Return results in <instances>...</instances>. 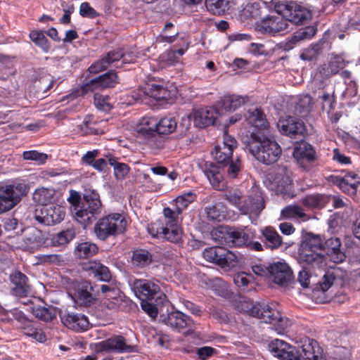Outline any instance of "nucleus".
I'll return each mask as SVG.
<instances>
[{
    "label": "nucleus",
    "instance_id": "1",
    "mask_svg": "<svg viewBox=\"0 0 360 360\" xmlns=\"http://www.w3.org/2000/svg\"><path fill=\"white\" fill-rule=\"evenodd\" d=\"M250 136H246V147L260 162L270 165L276 162L282 154L281 146L274 139L265 137L260 133L249 131Z\"/></svg>",
    "mask_w": 360,
    "mask_h": 360
},
{
    "label": "nucleus",
    "instance_id": "2",
    "mask_svg": "<svg viewBox=\"0 0 360 360\" xmlns=\"http://www.w3.org/2000/svg\"><path fill=\"white\" fill-rule=\"evenodd\" d=\"M314 340L307 336L301 340L302 352L286 342L275 339L269 344V349L281 360H315Z\"/></svg>",
    "mask_w": 360,
    "mask_h": 360
},
{
    "label": "nucleus",
    "instance_id": "3",
    "mask_svg": "<svg viewBox=\"0 0 360 360\" xmlns=\"http://www.w3.org/2000/svg\"><path fill=\"white\" fill-rule=\"evenodd\" d=\"M101 212L102 202L98 193L91 187H85L80 208L75 213L77 221L86 227L92 224Z\"/></svg>",
    "mask_w": 360,
    "mask_h": 360
},
{
    "label": "nucleus",
    "instance_id": "4",
    "mask_svg": "<svg viewBox=\"0 0 360 360\" xmlns=\"http://www.w3.org/2000/svg\"><path fill=\"white\" fill-rule=\"evenodd\" d=\"M127 224L125 217L121 214L110 213L98 219L94 227V233L98 239L106 241L122 234Z\"/></svg>",
    "mask_w": 360,
    "mask_h": 360
},
{
    "label": "nucleus",
    "instance_id": "5",
    "mask_svg": "<svg viewBox=\"0 0 360 360\" xmlns=\"http://www.w3.org/2000/svg\"><path fill=\"white\" fill-rule=\"evenodd\" d=\"M27 193V188L22 183H0V214L15 207Z\"/></svg>",
    "mask_w": 360,
    "mask_h": 360
},
{
    "label": "nucleus",
    "instance_id": "6",
    "mask_svg": "<svg viewBox=\"0 0 360 360\" xmlns=\"http://www.w3.org/2000/svg\"><path fill=\"white\" fill-rule=\"evenodd\" d=\"M202 256L207 261L214 263L221 268H231L238 263V255L220 246H214L205 248Z\"/></svg>",
    "mask_w": 360,
    "mask_h": 360
},
{
    "label": "nucleus",
    "instance_id": "7",
    "mask_svg": "<svg viewBox=\"0 0 360 360\" xmlns=\"http://www.w3.org/2000/svg\"><path fill=\"white\" fill-rule=\"evenodd\" d=\"M297 262L304 268H314L315 263V234L302 231L297 250Z\"/></svg>",
    "mask_w": 360,
    "mask_h": 360
},
{
    "label": "nucleus",
    "instance_id": "8",
    "mask_svg": "<svg viewBox=\"0 0 360 360\" xmlns=\"http://www.w3.org/2000/svg\"><path fill=\"white\" fill-rule=\"evenodd\" d=\"M316 248L325 253L329 257V259L334 263H341L346 259L339 238L326 239L320 235H316Z\"/></svg>",
    "mask_w": 360,
    "mask_h": 360
},
{
    "label": "nucleus",
    "instance_id": "9",
    "mask_svg": "<svg viewBox=\"0 0 360 360\" xmlns=\"http://www.w3.org/2000/svg\"><path fill=\"white\" fill-rule=\"evenodd\" d=\"M265 207L264 193L260 188L252 187L247 198L243 199L240 212L242 214L259 216Z\"/></svg>",
    "mask_w": 360,
    "mask_h": 360
},
{
    "label": "nucleus",
    "instance_id": "10",
    "mask_svg": "<svg viewBox=\"0 0 360 360\" xmlns=\"http://www.w3.org/2000/svg\"><path fill=\"white\" fill-rule=\"evenodd\" d=\"M65 216V209L58 205H49L36 209L34 219L39 224L52 226L60 223Z\"/></svg>",
    "mask_w": 360,
    "mask_h": 360
},
{
    "label": "nucleus",
    "instance_id": "11",
    "mask_svg": "<svg viewBox=\"0 0 360 360\" xmlns=\"http://www.w3.org/2000/svg\"><path fill=\"white\" fill-rule=\"evenodd\" d=\"M249 314L266 323L275 324L281 320L280 312L274 307L264 302L250 303L248 305Z\"/></svg>",
    "mask_w": 360,
    "mask_h": 360
},
{
    "label": "nucleus",
    "instance_id": "12",
    "mask_svg": "<svg viewBox=\"0 0 360 360\" xmlns=\"http://www.w3.org/2000/svg\"><path fill=\"white\" fill-rule=\"evenodd\" d=\"M134 290L140 301L156 299L161 302L166 297L158 285L145 279L136 280L134 283Z\"/></svg>",
    "mask_w": 360,
    "mask_h": 360
},
{
    "label": "nucleus",
    "instance_id": "13",
    "mask_svg": "<svg viewBox=\"0 0 360 360\" xmlns=\"http://www.w3.org/2000/svg\"><path fill=\"white\" fill-rule=\"evenodd\" d=\"M166 314H162L160 321L172 329L185 333L184 330L192 325V319L180 311H169V308L165 309Z\"/></svg>",
    "mask_w": 360,
    "mask_h": 360
},
{
    "label": "nucleus",
    "instance_id": "14",
    "mask_svg": "<svg viewBox=\"0 0 360 360\" xmlns=\"http://www.w3.org/2000/svg\"><path fill=\"white\" fill-rule=\"evenodd\" d=\"M277 128L282 135L297 139L299 136H303L306 131L303 122L292 116L281 117L277 122Z\"/></svg>",
    "mask_w": 360,
    "mask_h": 360
},
{
    "label": "nucleus",
    "instance_id": "15",
    "mask_svg": "<svg viewBox=\"0 0 360 360\" xmlns=\"http://www.w3.org/2000/svg\"><path fill=\"white\" fill-rule=\"evenodd\" d=\"M270 278L277 285L286 287L294 280L291 268L285 262H275L269 264Z\"/></svg>",
    "mask_w": 360,
    "mask_h": 360
},
{
    "label": "nucleus",
    "instance_id": "16",
    "mask_svg": "<svg viewBox=\"0 0 360 360\" xmlns=\"http://www.w3.org/2000/svg\"><path fill=\"white\" fill-rule=\"evenodd\" d=\"M59 316L63 324L74 331L82 332L89 328V320L82 314L75 313L67 309H60Z\"/></svg>",
    "mask_w": 360,
    "mask_h": 360
},
{
    "label": "nucleus",
    "instance_id": "17",
    "mask_svg": "<svg viewBox=\"0 0 360 360\" xmlns=\"http://www.w3.org/2000/svg\"><path fill=\"white\" fill-rule=\"evenodd\" d=\"M340 270L333 269L328 271L319 281V288L316 287V303H326L329 300V296L326 292L333 285H341V281L338 278Z\"/></svg>",
    "mask_w": 360,
    "mask_h": 360
},
{
    "label": "nucleus",
    "instance_id": "18",
    "mask_svg": "<svg viewBox=\"0 0 360 360\" xmlns=\"http://www.w3.org/2000/svg\"><path fill=\"white\" fill-rule=\"evenodd\" d=\"M75 289L73 299L78 305L90 307L96 300L93 295V287L90 282L86 281H73L72 283Z\"/></svg>",
    "mask_w": 360,
    "mask_h": 360
},
{
    "label": "nucleus",
    "instance_id": "19",
    "mask_svg": "<svg viewBox=\"0 0 360 360\" xmlns=\"http://www.w3.org/2000/svg\"><path fill=\"white\" fill-rule=\"evenodd\" d=\"M287 20L280 15H268L257 25V29L262 34L275 35L288 28Z\"/></svg>",
    "mask_w": 360,
    "mask_h": 360
},
{
    "label": "nucleus",
    "instance_id": "20",
    "mask_svg": "<svg viewBox=\"0 0 360 360\" xmlns=\"http://www.w3.org/2000/svg\"><path fill=\"white\" fill-rule=\"evenodd\" d=\"M117 82L116 72L110 70L83 84L82 89L85 92L93 91L96 89L114 87Z\"/></svg>",
    "mask_w": 360,
    "mask_h": 360
},
{
    "label": "nucleus",
    "instance_id": "21",
    "mask_svg": "<svg viewBox=\"0 0 360 360\" xmlns=\"http://www.w3.org/2000/svg\"><path fill=\"white\" fill-rule=\"evenodd\" d=\"M200 167L214 189L224 191L226 188V183L218 165L212 162L206 161Z\"/></svg>",
    "mask_w": 360,
    "mask_h": 360
},
{
    "label": "nucleus",
    "instance_id": "22",
    "mask_svg": "<svg viewBox=\"0 0 360 360\" xmlns=\"http://www.w3.org/2000/svg\"><path fill=\"white\" fill-rule=\"evenodd\" d=\"M247 122L248 124L250 125L252 128L251 131H255L257 134L260 133L264 135V131L268 130L269 124L266 120V115L260 108H255L252 110H249L248 112ZM250 131L243 137L244 141L246 140V136H250Z\"/></svg>",
    "mask_w": 360,
    "mask_h": 360
},
{
    "label": "nucleus",
    "instance_id": "23",
    "mask_svg": "<svg viewBox=\"0 0 360 360\" xmlns=\"http://www.w3.org/2000/svg\"><path fill=\"white\" fill-rule=\"evenodd\" d=\"M328 180L349 195H354L356 187L360 184V176L353 172H348L342 177L330 175Z\"/></svg>",
    "mask_w": 360,
    "mask_h": 360
},
{
    "label": "nucleus",
    "instance_id": "24",
    "mask_svg": "<svg viewBox=\"0 0 360 360\" xmlns=\"http://www.w3.org/2000/svg\"><path fill=\"white\" fill-rule=\"evenodd\" d=\"M124 57V52L121 49L110 51L105 56L94 63L88 68L90 73H98L106 70L108 66L122 60Z\"/></svg>",
    "mask_w": 360,
    "mask_h": 360
},
{
    "label": "nucleus",
    "instance_id": "25",
    "mask_svg": "<svg viewBox=\"0 0 360 360\" xmlns=\"http://www.w3.org/2000/svg\"><path fill=\"white\" fill-rule=\"evenodd\" d=\"M218 110L212 106L196 110L193 112L194 124L199 128L213 125L218 117Z\"/></svg>",
    "mask_w": 360,
    "mask_h": 360
},
{
    "label": "nucleus",
    "instance_id": "26",
    "mask_svg": "<svg viewBox=\"0 0 360 360\" xmlns=\"http://www.w3.org/2000/svg\"><path fill=\"white\" fill-rule=\"evenodd\" d=\"M97 349L102 352L115 351L118 352H130L132 347L126 343L125 338L122 335H114L97 345Z\"/></svg>",
    "mask_w": 360,
    "mask_h": 360
},
{
    "label": "nucleus",
    "instance_id": "27",
    "mask_svg": "<svg viewBox=\"0 0 360 360\" xmlns=\"http://www.w3.org/2000/svg\"><path fill=\"white\" fill-rule=\"evenodd\" d=\"M10 281L13 285V294L16 297H25L31 292L27 276L20 271L10 275Z\"/></svg>",
    "mask_w": 360,
    "mask_h": 360
},
{
    "label": "nucleus",
    "instance_id": "28",
    "mask_svg": "<svg viewBox=\"0 0 360 360\" xmlns=\"http://www.w3.org/2000/svg\"><path fill=\"white\" fill-rule=\"evenodd\" d=\"M347 63V62L345 60L342 55L333 53L328 63L320 67L319 74L323 78H329L343 69Z\"/></svg>",
    "mask_w": 360,
    "mask_h": 360
},
{
    "label": "nucleus",
    "instance_id": "29",
    "mask_svg": "<svg viewBox=\"0 0 360 360\" xmlns=\"http://www.w3.org/2000/svg\"><path fill=\"white\" fill-rule=\"evenodd\" d=\"M224 243L230 247H242L249 240V235L243 229L229 227L224 236Z\"/></svg>",
    "mask_w": 360,
    "mask_h": 360
},
{
    "label": "nucleus",
    "instance_id": "30",
    "mask_svg": "<svg viewBox=\"0 0 360 360\" xmlns=\"http://www.w3.org/2000/svg\"><path fill=\"white\" fill-rule=\"evenodd\" d=\"M293 156L301 167L307 169L309 168L308 165L315 160V150L311 145L304 143L294 150Z\"/></svg>",
    "mask_w": 360,
    "mask_h": 360
},
{
    "label": "nucleus",
    "instance_id": "31",
    "mask_svg": "<svg viewBox=\"0 0 360 360\" xmlns=\"http://www.w3.org/2000/svg\"><path fill=\"white\" fill-rule=\"evenodd\" d=\"M103 300L102 306L112 311H129L136 307L135 303L130 300H123L121 297L107 295Z\"/></svg>",
    "mask_w": 360,
    "mask_h": 360
},
{
    "label": "nucleus",
    "instance_id": "32",
    "mask_svg": "<svg viewBox=\"0 0 360 360\" xmlns=\"http://www.w3.org/2000/svg\"><path fill=\"white\" fill-rule=\"evenodd\" d=\"M141 307L151 318H155L158 314H160V316L162 314H164L166 307H170V302L167 299V297H165V300L161 302L159 300H156V299L141 300Z\"/></svg>",
    "mask_w": 360,
    "mask_h": 360
},
{
    "label": "nucleus",
    "instance_id": "33",
    "mask_svg": "<svg viewBox=\"0 0 360 360\" xmlns=\"http://www.w3.org/2000/svg\"><path fill=\"white\" fill-rule=\"evenodd\" d=\"M284 169L281 173H277L275 175L269 174V179L272 181V189L283 195L289 194L292 188V183L290 178L283 174Z\"/></svg>",
    "mask_w": 360,
    "mask_h": 360
},
{
    "label": "nucleus",
    "instance_id": "34",
    "mask_svg": "<svg viewBox=\"0 0 360 360\" xmlns=\"http://www.w3.org/2000/svg\"><path fill=\"white\" fill-rule=\"evenodd\" d=\"M84 269L89 271L90 275H92L99 281L107 282L111 279V274L109 269L96 260L89 261L86 263Z\"/></svg>",
    "mask_w": 360,
    "mask_h": 360
},
{
    "label": "nucleus",
    "instance_id": "35",
    "mask_svg": "<svg viewBox=\"0 0 360 360\" xmlns=\"http://www.w3.org/2000/svg\"><path fill=\"white\" fill-rule=\"evenodd\" d=\"M293 103L295 114L305 117L312 109L313 98L308 94H301L295 98Z\"/></svg>",
    "mask_w": 360,
    "mask_h": 360
},
{
    "label": "nucleus",
    "instance_id": "36",
    "mask_svg": "<svg viewBox=\"0 0 360 360\" xmlns=\"http://www.w3.org/2000/svg\"><path fill=\"white\" fill-rule=\"evenodd\" d=\"M20 328L25 336L30 337L38 342L44 343L47 340L45 333L38 327V324L34 321L30 320Z\"/></svg>",
    "mask_w": 360,
    "mask_h": 360
},
{
    "label": "nucleus",
    "instance_id": "37",
    "mask_svg": "<svg viewBox=\"0 0 360 360\" xmlns=\"http://www.w3.org/2000/svg\"><path fill=\"white\" fill-rule=\"evenodd\" d=\"M158 119L154 117L142 118L137 131L146 139L154 137L158 134Z\"/></svg>",
    "mask_w": 360,
    "mask_h": 360
},
{
    "label": "nucleus",
    "instance_id": "38",
    "mask_svg": "<svg viewBox=\"0 0 360 360\" xmlns=\"http://www.w3.org/2000/svg\"><path fill=\"white\" fill-rule=\"evenodd\" d=\"M262 233L264 238V245L266 248L275 250L282 245V237L274 228L271 226L265 227L262 231Z\"/></svg>",
    "mask_w": 360,
    "mask_h": 360
},
{
    "label": "nucleus",
    "instance_id": "39",
    "mask_svg": "<svg viewBox=\"0 0 360 360\" xmlns=\"http://www.w3.org/2000/svg\"><path fill=\"white\" fill-rule=\"evenodd\" d=\"M262 15L261 6L258 1H250L247 3L239 11V16L241 20H251L257 19Z\"/></svg>",
    "mask_w": 360,
    "mask_h": 360
},
{
    "label": "nucleus",
    "instance_id": "40",
    "mask_svg": "<svg viewBox=\"0 0 360 360\" xmlns=\"http://www.w3.org/2000/svg\"><path fill=\"white\" fill-rule=\"evenodd\" d=\"M208 220L220 222L226 219V207L222 202H216L205 209Z\"/></svg>",
    "mask_w": 360,
    "mask_h": 360
},
{
    "label": "nucleus",
    "instance_id": "41",
    "mask_svg": "<svg viewBox=\"0 0 360 360\" xmlns=\"http://www.w3.org/2000/svg\"><path fill=\"white\" fill-rule=\"evenodd\" d=\"M309 12L302 6L293 2L292 9L287 15V22H291L296 25L303 24L309 18Z\"/></svg>",
    "mask_w": 360,
    "mask_h": 360
},
{
    "label": "nucleus",
    "instance_id": "42",
    "mask_svg": "<svg viewBox=\"0 0 360 360\" xmlns=\"http://www.w3.org/2000/svg\"><path fill=\"white\" fill-rule=\"evenodd\" d=\"M146 89L148 98H153L157 101H168L172 98L171 91L163 85L156 84H148Z\"/></svg>",
    "mask_w": 360,
    "mask_h": 360
},
{
    "label": "nucleus",
    "instance_id": "43",
    "mask_svg": "<svg viewBox=\"0 0 360 360\" xmlns=\"http://www.w3.org/2000/svg\"><path fill=\"white\" fill-rule=\"evenodd\" d=\"M246 102L245 97L236 95H225L220 101L219 105L226 111H234Z\"/></svg>",
    "mask_w": 360,
    "mask_h": 360
},
{
    "label": "nucleus",
    "instance_id": "44",
    "mask_svg": "<svg viewBox=\"0 0 360 360\" xmlns=\"http://www.w3.org/2000/svg\"><path fill=\"white\" fill-rule=\"evenodd\" d=\"M281 217L283 219H296L307 221L309 219L303 209L297 205H290L281 211Z\"/></svg>",
    "mask_w": 360,
    "mask_h": 360
},
{
    "label": "nucleus",
    "instance_id": "45",
    "mask_svg": "<svg viewBox=\"0 0 360 360\" xmlns=\"http://www.w3.org/2000/svg\"><path fill=\"white\" fill-rule=\"evenodd\" d=\"M207 9L213 14H221L231 8V4H237L234 0H205Z\"/></svg>",
    "mask_w": 360,
    "mask_h": 360
},
{
    "label": "nucleus",
    "instance_id": "46",
    "mask_svg": "<svg viewBox=\"0 0 360 360\" xmlns=\"http://www.w3.org/2000/svg\"><path fill=\"white\" fill-rule=\"evenodd\" d=\"M29 37L34 44L40 48L44 53H48L51 49V43L45 36V32L41 30H32Z\"/></svg>",
    "mask_w": 360,
    "mask_h": 360
},
{
    "label": "nucleus",
    "instance_id": "47",
    "mask_svg": "<svg viewBox=\"0 0 360 360\" xmlns=\"http://www.w3.org/2000/svg\"><path fill=\"white\" fill-rule=\"evenodd\" d=\"M55 191L52 188H37L33 193V200L43 207L49 206L54 200Z\"/></svg>",
    "mask_w": 360,
    "mask_h": 360
},
{
    "label": "nucleus",
    "instance_id": "48",
    "mask_svg": "<svg viewBox=\"0 0 360 360\" xmlns=\"http://www.w3.org/2000/svg\"><path fill=\"white\" fill-rule=\"evenodd\" d=\"M76 236V230L73 226L61 231L54 235L51 239L53 246H65L72 240Z\"/></svg>",
    "mask_w": 360,
    "mask_h": 360
},
{
    "label": "nucleus",
    "instance_id": "49",
    "mask_svg": "<svg viewBox=\"0 0 360 360\" xmlns=\"http://www.w3.org/2000/svg\"><path fill=\"white\" fill-rule=\"evenodd\" d=\"M224 191L221 198L240 211L243 204V192L237 188H225Z\"/></svg>",
    "mask_w": 360,
    "mask_h": 360
},
{
    "label": "nucleus",
    "instance_id": "50",
    "mask_svg": "<svg viewBox=\"0 0 360 360\" xmlns=\"http://www.w3.org/2000/svg\"><path fill=\"white\" fill-rule=\"evenodd\" d=\"M98 250V246L91 242H83L77 245L75 252L79 258H87L95 255Z\"/></svg>",
    "mask_w": 360,
    "mask_h": 360
},
{
    "label": "nucleus",
    "instance_id": "51",
    "mask_svg": "<svg viewBox=\"0 0 360 360\" xmlns=\"http://www.w3.org/2000/svg\"><path fill=\"white\" fill-rule=\"evenodd\" d=\"M177 127L176 119L173 117H165L158 120V134H170L173 133Z\"/></svg>",
    "mask_w": 360,
    "mask_h": 360
},
{
    "label": "nucleus",
    "instance_id": "52",
    "mask_svg": "<svg viewBox=\"0 0 360 360\" xmlns=\"http://www.w3.org/2000/svg\"><path fill=\"white\" fill-rule=\"evenodd\" d=\"M152 262V255L146 250L140 249L133 252L132 262L139 267H143Z\"/></svg>",
    "mask_w": 360,
    "mask_h": 360
},
{
    "label": "nucleus",
    "instance_id": "53",
    "mask_svg": "<svg viewBox=\"0 0 360 360\" xmlns=\"http://www.w3.org/2000/svg\"><path fill=\"white\" fill-rule=\"evenodd\" d=\"M97 124L92 115L86 116L82 123L79 125V130L83 135L98 134L100 130L96 127Z\"/></svg>",
    "mask_w": 360,
    "mask_h": 360
},
{
    "label": "nucleus",
    "instance_id": "54",
    "mask_svg": "<svg viewBox=\"0 0 360 360\" xmlns=\"http://www.w3.org/2000/svg\"><path fill=\"white\" fill-rule=\"evenodd\" d=\"M166 228L167 231L164 233L163 238L173 243H182L183 231L179 226H166Z\"/></svg>",
    "mask_w": 360,
    "mask_h": 360
},
{
    "label": "nucleus",
    "instance_id": "55",
    "mask_svg": "<svg viewBox=\"0 0 360 360\" xmlns=\"http://www.w3.org/2000/svg\"><path fill=\"white\" fill-rule=\"evenodd\" d=\"M108 164L114 168V174L117 179H123L129 172L130 167L127 164L119 162L117 158L110 157Z\"/></svg>",
    "mask_w": 360,
    "mask_h": 360
},
{
    "label": "nucleus",
    "instance_id": "56",
    "mask_svg": "<svg viewBox=\"0 0 360 360\" xmlns=\"http://www.w3.org/2000/svg\"><path fill=\"white\" fill-rule=\"evenodd\" d=\"M195 199L196 194L191 191L179 195L175 200L177 213L181 214L183 210H185L189 204L195 201Z\"/></svg>",
    "mask_w": 360,
    "mask_h": 360
},
{
    "label": "nucleus",
    "instance_id": "57",
    "mask_svg": "<svg viewBox=\"0 0 360 360\" xmlns=\"http://www.w3.org/2000/svg\"><path fill=\"white\" fill-rule=\"evenodd\" d=\"M213 155L218 163L226 165L232 158L233 151L229 148L218 145L214 147Z\"/></svg>",
    "mask_w": 360,
    "mask_h": 360
},
{
    "label": "nucleus",
    "instance_id": "58",
    "mask_svg": "<svg viewBox=\"0 0 360 360\" xmlns=\"http://www.w3.org/2000/svg\"><path fill=\"white\" fill-rule=\"evenodd\" d=\"M147 229L149 234L156 238H163L164 233L167 231L166 225L160 219L149 224Z\"/></svg>",
    "mask_w": 360,
    "mask_h": 360
},
{
    "label": "nucleus",
    "instance_id": "59",
    "mask_svg": "<svg viewBox=\"0 0 360 360\" xmlns=\"http://www.w3.org/2000/svg\"><path fill=\"white\" fill-rule=\"evenodd\" d=\"M129 104L143 103L148 100L147 89H136L131 91L128 96Z\"/></svg>",
    "mask_w": 360,
    "mask_h": 360
},
{
    "label": "nucleus",
    "instance_id": "60",
    "mask_svg": "<svg viewBox=\"0 0 360 360\" xmlns=\"http://www.w3.org/2000/svg\"><path fill=\"white\" fill-rule=\"evenodd\" d=\"M34 315L41 321L49 322L56 318L53 309L44 307H39L34 309Z\"/></svg>",
    "mask_w": 360,
    "mask_h": 360
},
{
    "label": "nucleus",
    "instance_id": "61",
    "mask_svg": "<svg viewBox=\"0 0 360 360\" xmlns=\"http://www.w3.org/2000/svg\"><path fill=\"white\" fill-rule=\"evenodd\" d=\"M272 0V4L274 5L275 11L277 13V15L282 16L285 20H287V15L289 14L292 9V1H275Z\"/></svg>",
    "mask_w": 360,
    "mask_h": 360
},
{
    "label": "nucleus",
    "instance_id": "62",
    "mask_svg": "<svg viewBox=\"0 0 360 360\" xmlns=\"http://www.w3.org/2000/svg\"><path fill=\"white\" fill-rule=\"evenodd\" d=\"M22 158L26 160L35 161L38 165H43L46 162L48 155L37 150H27L23 152Z\"/></svg>",
    "mask_w": 360,
    "mask_h": 360
},
{
    "label": "nucleus",
    "instance_id": "63",
    "mask_svg": "<svg viewBox=\"0 0 360 360\" xmlns=\"http://www.w3.org/2000/svg\"><path fill=\"white\" fill-rule=\"evenodd\" d=\"M183 40V46L179 49H170L167 52V59L172 62L178 61L180 56H183L188 49L190 42L184 37H181Z\"/></svg>",
    "mask_w": 360,
    "mask_h": 360
},
{
    "label": "nucleus",
    "instance_id": "64",
    "mask_svg": "<svg viewBox=\"0 0 360 360\" xmlns=\"http://www.w3.org/2000/svg\"><path fill=\"white\" fill-rule=\"evenodd\" d=\"M226 165H228L227 175L231 179L236 178L243 169L242 162L238 158L235 160H233L231 158Z\"/></svg>",
    "mask_w": 360,
    "mask_h": 360
}]
</instances>
